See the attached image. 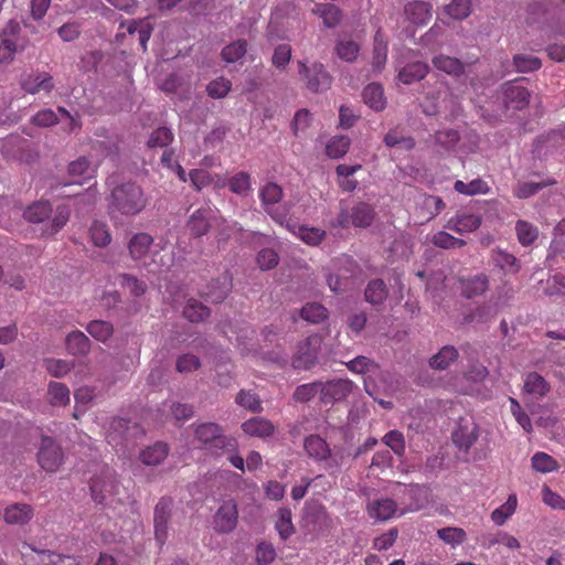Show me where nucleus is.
I'll return each mask as SVG.
<instances>
[{
	"instance_id": "nucleus-1",
	"label": "nucleus",
	"mask_w": 565,
	"mask_h": 565,
	"mask_svg": "<svg viewBox=\"0 0 565 565\" xmlns=\"http://www.w3.org/2000/svg\"><path fill=\"white\" fill-rule=\"evenodd\" d=\"M148 205L143 189L136 182L116 185L108 196V215L115 225L139 215Z\"/></svg>"
},
{
	"instance_id": "nucleus-2",
	"label": "nucleus",
	"mask_w": 565,
	"mask_h": 565,
	"mask_svg": "<svg viewBox=\"0 0 565 565\" xmlns=\"http://www.w3.org/2000/svg\"><path fill=\"white\" fill-rule=\"evenodd\" d=\"M23 216L30 223L47 221L41 230V236L51 237L67 224L71 216V207L67 204H58L53 211L49 201H38L24 210Z\"/></svg>"
},
{
	"instance_id": "nucleus-3",
	"label": "nucleus",
	"mask_w": 565,
	"mask_h": 565,
	"mask_svg": "<svg viewBox=\"0 0 565 565\" xmlns=\"http://www.w3.org/2000/svg\"><path fill=\"white\" fill-rule=\"evenodd\" d=\"M153 242L154 239L150 234L146 232H139L129 238L127 248L129 256L134 262L140 266H143L149 271L156 273L161 270L162 266L167 265L162 263V258L160 262L156 259L157 253H151Z\"/></svg>"
},
{
	"instance_id": "nucleus-4",
	"label": "nucleus",
	"mask_w": 565,
	"mask_h": 565,
	"mask_svg": "<svg viewBox=\"0 0 565 565\" xmlns=\"http://www.w3.org/2000/svg\"><path fill=\"white\" fill-rule=\"evenodd\" d=\"M195 438L204 448L211 450L214 456H221L218 450L234 451L237 446V440L225 436L222 427L216 423L198 425L195 428Z\"/></svg>"
},
{
	"instance_id": "nucleus-5",
	"label": "nucleus",
	"mask_w": 565,
	"mask_h": 565,
	"mask_svg": "<svg viewBox=\"0 0 565 565\" xmlns=\"http://www.w3.org/2000/svg\"><path fill=\"white\" fill-rule=\"evenodd\" d=\"M28 43L20 23L10 20L0 31V64L11 63L17 53L25 50Z\"/></svg>"
},
{
	"instance_id": "nucleus-6",
	"label": "nucleus",
	"mask_w": 565,
	"mask_h": 565,
	"mask_svg": "<svg viewBox=\"0 0 565 565\" xmlns=\"http://www.w3.org/2000/svg\"><path fill=\"white\" fill-rule=\"evenodd\" d=\"M374 218L375 211L373 206L365 202H359L351 209V212L341 209L331 225L340 228H349L351 225L355 227H369Z\"/></svg>"
},
{
	"instance_id": "nucleus-7",
	"label": "nucleus",
	"mask_w": 565,
	"mask_h": 565,
	"mask_svg": "<svg viewBox=\"0 0 565 565\" xmlns=\"http://www.w3.org/2000/svg\"><path fill=\"white\" fill-rule=\"evenodd\" d=\"M298 72L302 76L306 88L312 93H324L332 85V76L326 66L320 62H313L307 65L303 61H298Z\"/></svg>"
},
{
	"instance_id": "nucleus-8",
	"label": "nucleus",
	"mask_w": 565,
	"mask_h": 565,
	"mask_svg": "<svg viewBox=\"0 0 565 565\" xmlns=\"http://www.w3.org/2000/svg\"><path fill=\"white\" fill-rule=\"evenodd\" d=\"M307 456L317 462H323L327 470L335 471L341 466L337 456H333L329 444L319 435L311 434L303 440Z\"/></svg>"
},
{
	"instance_id": "nucleus-9",
	"label": "nucleus",
	"mask_w": 565,
	"mask_h": 565,
	"mask_svg": "<svg viewBox=\"0 0 565 565\" xmlns=\"http://www.w3.org/2000/svg\"><path fill=\"white\" fill-rule=\"evenodd\" d=\"M40 467L46 472H56L64 461L60 444L51 436H42L36 454Z\"/></svg>"
},
{
	"instance_id": "nucleus-10",
	"label": "nucleus",
	"mask_w": 565,
	"mask_h": 565,
	"mask_svg": "<svg viewBox=\"0 0 565 565\" xmlns=\"http://www.w3.org/2000/svg\"><path fill=\"white\" fill-rule=\"evenodd\" d=\"M321 345V338L318 334L309 335L298 345V350L292 358V367L296 370H309L318 360V351Z\"/></svg>"
},
{
	"instance_id": "nucleus-11",
	"label": "nucleus",
	"mask_w": 565,
	"mask_h": 565,
	"mask_svg": "<svg viewBox=\"0 0 565 565\" xmlns=\"http://www.w3.org/2000/svg\"><path fill=\"white\" fill-rule=\"evenodd\" d=\"M90 493L93 500L98 503H105L109 498L119 492V483L116 478L109 473L94 477L90 481Z\"/></svg>"
},
{
	"instance_id": "nucleus-12",
	"label": "nucleus",
	"mask_w": 565,
	"mask_h": 565,
	"mask_svg": "<svg viewBox=\"0 0 565 565\" xmlns=\"http://www.w3.org/2000/svg\"><path fill=\"white\" fill-rule=\"evenodd\" d=\"M172 507L173 500L169 497H162L154 507V536L160 545H163L168 539V524Z\"/></svg>"
},
{
	"instance_id": "nucleus-13",
	"label": "nucleus",
	"mask_w": 565,
	"mask_h": 565,
	"mask_svg": "<svg viewBox=\"0 0 565 565\" xmlns=\"http://www.w3.org/2000/svg\"><path fill=\"white\" fill-rule=\"evenodd\" d=\"M525 78L507 82L502 86V94L505 106L513 109H523L529 105L530 92L526 87L521 85Z\"/></svg>"
},
{
	"instance_id": "nucleus-14",
	"label": "nucleus",
	"mask_w": 565,
	"mask_h": 565,
	"mask_svg": "<svg viewBox=\"0 0 565 565\" xmlns=\"http://www.w3.org/2000/svg\"><path fill=\"white\" fill-rule=\"evenodd\" d=\"M258 196L264 211L269 214L274 221L282 223L284 216L274 212V205L279 203L284 198L282 188L276 182L268 181L259 189Z\"/></svg>"
},
{
	"instance_id": "nucleus-15",
	"label": "nucleus",
	"mask_w": 565,
	"mask_h": 565,
	"mask_svg": "<svg viewBox=\"0 0 565 565\" xmlns=\"http://www.w3.org/2000/svg\"><path fill=\"white\" fill-rule=\"evenodd\" d=\"M238 510L234 500L224 501L217 509L213 524L217 533H230L237 525Z\"/></svg>"
},
{
	"instance_id": "nucleus-16",
	"label": "nucleus",
	"mask_w": 565,
	"mask_h": 565,
	"mask_svg": "<svg viewBox=\"0 0 565 565\" xmlns=\"http://www.w3.org/2000/svg\"><path fill=\"white\" fill-rule=\"evenodd\" d=\"M353 383L349 380H333L321 382L320 402L328 405L340 402L352 392Z\"/></svg>"
},
{
	"instance_id": "nucleus-17",
	"label": "nucleus",
	"mask_w": 565,
	"mask_h": 565,
	"mask_svg": "<svg viewBox=\"0 0 565 565\" xmlns=\"http://www.w3.org/2000/svg\"><path fill=\"white\" fill-rule=\"evenodd\" d=\"M305 526L317 535L323 534L332 527V520L322 505L308 508L303 515Z\"/></svg>"
},
{
	"instance_id": "nucleus-18",
	"label": "nucleus",
	"mask_w": 565,
	"mask_h": 565,
	"mask_svg": "<svg viewBox=\"0 0 565 565\" xmlns=\"http://www.w3.org/2000/svg\"><path fill=\"white\" fill-rule=\"evenodd\" d=\"M213 216V211L211 207H200L194 211L188 222L186 230L189 231L192 237H202L207 234L211 228V218Z\"/></svg>"
},
{
	"instance_id": "nucleus-19",
	"label": "nucleus",
	"mask_w": 565,
	"mask_h": 565,
	"mask_svg": "<svg viewBox=\"0 0 565 565\" xmlns=\"http://www.w3.org/2000/svg\"><path fill=\"white\" fill-rule=\"evenodd\" d=\"M481 222L482 218L480 215L472 213H457L447 221L445 227L463 235L477 231L480 227Z\"/></svg>"
},
{
	"instance_id": "nucleus-20",
	"label": "nucleus",
	"mask_w": 565,
	"mask_h": 565,
	"mask_svg": "<svg viewBox=\"0 0 565 565\" xmlns=\"http://www.w3.org/2000/svg\"><path fill=\"white\" fill-rule=\"evenodd\" d=\"M22 89L28 94L40 92L50 93L54 88L53 77L46 72H38L29 75L21 83Z\"/></svg>"
},
{
	"instance_id": "nucleus-21",
	"label": "nucleus",
	"mask_w": 565,
	"mask_h": 565,
	"mask_svg": "<svg viewBox=\"0 0 565 565\" xmlns=\"http://www.w3.org/2000/svg\"><path fill=\"white\" fill-rule=\"evenodd\" d=\"M34 516V509L26 503H13L6 508L3 519L8 524L24 525Z\"/></svg>"
},
{
	"instance_id": "nucleus-22",
	"label": "nucleus",
	"mask_w": 565,
	"mask_h": 565,
	"mask_svg": "<svg viewBox=\"0 0 565 565\" xmlns=\"http://www.w3.org/2000/svg\"><path fill=\"white\" fill-rule=\"evenodd\" d=\"M489 288V278L486 274L460 279L461 295L468 299L483 295Z\"/></svg>"
},
{
	"instance_id": "nucleus-23",
	"label": "nucleus",
	"mask_w": 565,
	"mask_h": 565,
	"mask_svg": "<svg viewBox=\"0 0 565 565\" xmlns=\"http://www.w3.org/2000/svg\"><path fill=\"white\" fill-rule=\"evenodd\" d=\"M366 510L370 518L379 521H387L397 512V504L390 498H382L369 502Z\"/></svg>"
},
{
	"instance_id": "nucleus-24",
	"label": "nucleus",
	"mask_w": 565,
	"mask_h": 565,
	"mask_svg": "<svg viewBox=\"0 0 565 565\" xmlns=\"http://www.w3.org/2000/svg\"><path fill=\"white\" fill-rule=\"evenodd\" d=\"M405 15L417 25H425L431 19V6L425 1H413L405 6Z\"/></svg>"
},
{
	"instance_id": "nucleus-25",
	"label": "nucleus",
	"mask_w": 565,
	"mask_h": 565,
	"mask_svg": "<svg viewBox=\"0 0 565 565\" xmlns=\"http://www.w3.org/2000/svg\"><path fill=\"white\" fill-rule=\"evenodd\" d=\"M479 438V429L476 425H460L452 433V441L454 444L465 452H468L469 449L473 446V444Z\"/></svg>"
},
{
	"instance_id": "nucleus-26",
	"label": "nucleus",
	"mask_w": 565,
	"mask_h": 565,
	"mask_svg": "<svg viewBox=\"0 0 565 565\" xmlns=\"http://www.w3.org/2000/svg\"><path fill=\"white\" fill-rule=\"evenodd\" d=\"M245 434L254 437L266 438L275 433L273 423L264 417H253L242 424Z\"/></svg>"
},
{
	"instance_id": "nucleus-27",
	"label": "nucleus",
	"mask_w": 565,
	"mask_h": 565,
	"mask_svg": "<svg viewBox=\"0 0 565 565\" xmlns=\"http://www.w3.org/2000/svg\"><path fill=\"white\" fill-rule=\"evenodd\" d=\"M169 454V447L166 443L157 441L146 447L139 455L140 461L146 466L160 465Z\"/></svg>"
},
{
	"instance_id": "nucleus-28",
	"label": "nucleus",
	"mask_w": 565,
	"mask_h": 565,
	"mask_svg": "<svg viewBox=\"0 0 565 565\" xmlns=\"http://www.w3.org/2000/svg\"><path fill=\"white\" fill-rule=\"evenodd\" d=\"M68 173L73 183L82 184L84 181L89 180L95 174V169L92 167L89 160L81 157L68 166Z\"/></svg>"
},
{
	"instance_id": "nucleus-29",
	"label": "nucleus",
	"mask_w": 565,
	"mask_h": 565,
	"mask_svg": "<svg viewBox=\"0 0 565 565\" xmlns=\"http://www.w3.org/2000/svg\"><path fill=\"white\" fill-rule=\"evenodd\" d=\"M312 12L322 19L324 26H337L342 19V11L333 3L316 4Z\"/></svg>"
},
{
	"instance_id": "nucleus-30",
	"label": "nucleus",
	"mask_w": 565,
	"mask_h": 565,
	"mask_svg": "<svg viewBox=\"0 0 565 565\" xmlns=\"http://www.w3.org/2000/svg\"><path fill=\"white\" fill-rule=\"evenodd\" d=\"M275 530L278 532V535L282 541L289 540L295 534L296 529L292 523V513L289 508L278 509Z\"/></svg>"
},
{
	"instance_id": "nucleus-31",
	"label": "nucleus",
	"mask_w": 565,
	"mask_h": 565,
	"mask_svg": "<svg viewBox=\"0 0 565 565\" xmlns=\"http://www.w3.org/2000/svg\"><path fill=\"white\" fill-rule=\"evenodd\" d=\"M429 71V66L424 62H414L411 64H407L398 72V79L409 85L414 82H418L423 79Z\"/></svg>"
},
{
	"instance_id": "nucleus-32",
	"label": "nucleus",
	"mask_w": 565,
	"mask_h": 565,
	"mask_svg": "<svg viewBox=\"0 0 565 565\" xmlns=\"http://www.w3.org/2000/svg\"><path fill=\"white\" fill-rule=\"evenodd\" d=\"M67 351L73 355H86L90 350V340L79 330L72 331L65 340Z\"/></svg>"
},
{
	"instance_id": "nucleus-33",
	"label": "nucleus",
	"mask_w": 565,
	"mask_h": 565,
	"mask_svg": "<svg viewBox=\"0 0 565 565\" xmlns=\"http://www.w3.org/2000/svg\"><path fill=\"white\" fill-rule=\"evenodd\" d=\"M210 313V308L194 298H190L183 308V317L192 323L204 321Z\"/></svg>"
},
{
	"instance_id": "nucleus-34",
	"label": "nucleus",
	"mask_w": 565,
	"mask_h": 565,
	"mask_svg": "<svg viewBox=\"0 0 565 565\" xmlns=\"http://www.w3.org/2000/svg\"><path fill=\"white\" fill-rule=\"evenodd\" d=\"M364 103L375 111H382L385 108L386 100L384 98V92L380 84H369L362 93Z\"/></svg>"
},
{
	"instance_id": "nucleus-35",
	"label": "nucleus",
	"mask_w": 565,
	"mask_h": 565,
	"mask_svg": "<svg viewBox=\"0 0 565 565\" xmlns=\"http://www.w3.org/2000/svg\"><path fill=\"white\" fill-rule=\"evenodd\" d=\"M433 65L448 75L460 76L465 72V65L460 60L444 54L435 56Z\"/></svg>"
},
{
	"instance_id": "nucleus-36",
	"label": "nucleus",
	"mask_w": 565,
	"mask_h": 565,
	"mask_svg": "<svg viewBox=\"0 0 565 565\" xmlns=\"http://www.w3.org/2000/svg\"><path fill=\"white\" fill-rule=\"evenodd\" d=\"M438 539L451 548H457L467 540V533L458 526H446L438 529L436 532Z\"/></svg>"
},
{
	"instance_id": "nucleus-37",
	"label": "nucleus",
	"mask_w": 565,
	"mask_h": 565,
	"mask_svg": "<svg viewBox=\"0 0 565 565\" xmlns=\"http://www.w3.org/2000/svg\"><path fill=\"white\" fill-rule=\"evenodd\" d=\"M551 387L546 380L537 372H531L524 381V391L536 397H543L550 392Z\"/></svg>"
},
{
	"instance_id": "nucleus-38",
	"label": "nucleus",
	"mask_w": 565,
	"mask_h": 565,
	"mask_svg": "<svg viewBox=\"0 0 565 565\" xmlns=\"http://www.w3.org/2000/svg\"><path fill=\"white\" fill-rule=\"evenodd\" d=\"M300 317L307 322L318 324L328 319L329 310L319 302H308L301 308Z\"/></svg>"
},
{
	"instance_id": "nucleus-39",
	"label": "nucleus",
	"mask_w": 565,
	"mask_h": 565,
	"mask_svg": "<svg viewBox=\"0 0 565 565\" xmlns=\"http://www.w3.org/2000/svg\"><path fill=\"white\" fill-rule=\"evenodd\" d=\"M518 507V498L515 494H510L507 501L492 511L491 521L495 525H503L515 512Z\"/></svg>"
},
{
	"instance_id": "nucleus-40",
	"label": "nucleus",
	"mask_w": 565,
	"mask_h": 565,
	"mask_svg": "<svg viewBox=\"0 0 565 565\" xmlns=\"http://www.w3.org/2000/svg\"><path fill=\"white\" fill-rule=\"evenodd\" d=\"M388 290L382 279L371 280L364 291L365 300L372 305H381L387 298Z\"/></svg>"
},
{
	"instance_id": "nucleus-41",
	"label": "nucleus",
	"mask_w": 565,
	"mask_h": 565,
	"mask_svg": "<svg viewBox=\"0 0 565 565\" xmlns=\"http://www.w3.org/2000/svg\"><path fill=\"white\" fill-rule=\"evenodd\" d=\"M387 60V42L382 35L381 30H377L374 35L373 60L372 65L375 71H381Z\"/></svg>"
},
{
	"instance_id": "nucleus-42",
	"label": "nucleus",
	"mask_w": 565,
	"mask_h": 565,
	"mask_svg": "<svg viewBox=\"0 0 565 565\" xmlns=\"http://www.w3.org/2000/svg\"><path fill=\"white\" fill-rule=\"evenodd\" d=\"M86 331L97 341L107 342L114 334V327L105 320H93L86 326Z\"/></svg>"
},
{
	"instance_id": "nucleus-43",
	"label": "nucleus",
	"mask_w": 565,
	"mask_h": 565,
	"mask_svg": "<svg viewBox=\"0 0 565 565\" xmlns=\"http://www.w3.org/2000/svg\"><path fill=\"white\" fill-rule=\"evenodd\" d=\"M89 237L97 247H106L111 242V234L108 225L100 221H94L89 227Z\"/></svg>"
},
{
	"instance_id": "nucleus-44",
	"label": "nucleus",
	"mask_w": 565,
	"mask_h": 565,
	"mask_svg": "<svg viewBox=\"0 0 565 565\" xmlns=\"http://www.w3.org/2000/svg\"><path fill=\"white\" fill-rule=\"evenodd\" d=\"M47 395L52 406H65L70 403V390L64 383L50 382Z\"/></svg>"
},
{
	"instance_id": "nucleus-45",
	"label": "nucleus",
	"mask_w": 565,
	"mask_h": 565,
	"mask_svg": "<svg viewBox=\"0 0 565 565\" xmlns=\"http://www.w3.org/2000/svg\"><path fill=\"white\" fill-rule=\"evenodd\" d=\"M458 358V351L452 345L443 347L437 354H435L429 364L431 367L437 370H446L451 362L456 361Z\"/></svg>"
},
{
	"instance_id": "nucleus-46",
	"label": "nucleus",
	"mask_w": 565,
	"mask_h": 565,
	"mask_svg": "<svg viewBox=\"0 0 565 565\" xmlns=\"http://www.w3.org/2000/svg\"><path fill=\"white\" fill-rule=\"evenodd\" d=\"M227 188L232 193L246 195L252 190L250 174L245 171L235 173L233 177L228 178Z\"/></svg>"
},
{
	"instance_id": "nucleus-47",
	"label": "nucleus",
	"mask_w": 565,
	"mask_h": 565,
	"mask_svg": "<svg viewBox=\"0 0 565 565\" xmlns=\"http://www.w3.org/2000/svg\"><path fill=\"white\" fill-rule=\"evenodd\" d=\"M456 192L465 195L487 194L490 191L489 185L481 179H475L469 183L457 180L454 184Z\"/></svg>"
},
{
	"instance_id": "nucleus-48",
	"label": "nucleus",
	"mask_w": 565,
	"mask_h": 565,
	"mask_svg": "<svg viewBox=\"0 0 565 565\" xmlns=\"http://www.w3.org/2000/svg\"><path fill=\"white\" fill-rule=\"evenodd\" d=\"M334 51L340 60L352 63L359 55L360 45L353 40H339Z\"/></svg>"
},
{
	"instance_id": "nucleus-49",
	"label": "nucleus",
	"mask_w": 565,
	"mask_h": 565,
	"mask_svg": "<svg viewBox=\"0 0 565 565\" xmlns=\"http://www.w3.org/2000/svg\"><path fill=\"white\" fill-rule=\"evenodd\" d=\"M351 140L347 136H334L326 146V153L332 159L342 158L350 148Z\"/></svg>"
},
{
	"instance_id": "nucleus-50",
	"label": "nucleus",
	"mask_w": 565,
	"mask_h": 565,
	"mask_svg": "<svg viewBox=\"0 0 565 565\" xmlns=\"http://www.w3.org/2000/svg\"><path fill=\"white\" fill-rule=\"evenodd\" d=\"M515 232L520 244L523 246H530L539 236L537 227L523 220L516 222Z\"/></svg>"
},
{
	"instance_id": "nucleus-51",
	"label": "nucleus",
	"mask_w": 565,
	"mask_h": 565,
	"mask_svg": "<svg viewBox=\"0 0 565 565\" xmlns=\"http://www.w3.org/2000/svg\"><path fill=\"white\" fill-rule=\"evenodd\" d=\"M531 463L534 470L548 473L558 470L557 461L546 452L539 451L531 458Z\"/></svg>"
},
{
	"instance_id": "nucleus-52",
	"label": "nucleus",
	"mask_w": 565,
	"mask_h": 565,
	"mask_svg": "<svg viewBox=\"0 0 565 565\" xmlns=\"http://www.w3.org/2000/svg\"><path fill=\"white\" fill-rule=\"evenodd\" d=\"M444 11L454 20H463L471 13V0H452Z\"/></svg>"
},
{
	"instance_id": "nucleus-53",
	"label": "nucleus",
	"mask_w": 565,
	"mask_h": 565,
	"mask_svg": "<svg viewBox=\"0 0 565 565\" xmlns=\"http://www.w3.org/2000/svg\"><path fill=\"white\" fill-rule=\"evenodd\" d=\"M247 52V42L246 40H237L228 45H226L222 50V57L227 63H235L239 61Z\"/></svg>"
},
{
	"instance_id": "nucleus-54",
	"label": "nucleus",
	"mask_w": 565,
	"mask_h": 565,
	"mask_svg": "<svg viewBox=\"0 0 565 565\" xmlns=\"http://www.w3.org/2000/svg\"><path fill=\"white\" fill-rule=\"evenodd\" d=\"M430 242L436 247L444 248V249L460 248L467 244L466 241H463L461 238H457L445 231H439V232L435 233L431 236Z\"/></svg>"
},
{
	"instance_id": "nucleus-55",
	"label": "nucleus",
	"mask_w": 565,
	"mask_h": 565,
	"mask_svg": "<svg viewBox=\"0 0 565 565\" xmlns=\"http://www.w3.org/2000/svg\"><path fill=\"white\" fill-rule=\"evenodd\" d=\"M118 278L119 285L127 289L132 297H140L147 290L146 282L130 274H121Z\"/></svg>"
},
{
	"instance_id": "nucleus-56",
	"label": "nucleus",
	"mask_w": 565,
	"mask_h": 565,
	"mask_svg": "<svg viewBox=\"0 0 565 565\" xmlns=\"http://www.w3.org/2000/svg\"><path fill=\"white\" fill-rule=\"evenodd\" d=\"M513 63L519 73L534 72L542 66V61L531 54H516L513 57Z\"/></svg>"
},
{
	"instance_id": "nucleus-57",
	"label": "nucleus",
	"mask_w": 565,
	"mask_h": 565,
	"mask_svg": "<svg viewBox=\"0 0 565 565\" xmlns=\"http://www.w3.org/2000/svg\"><path fill=\"white\" fill-rule=\"evenodd\" d=\"M321 382H311L299 385L294 392V399L299 403H308L318 394L320 395Z\"/></svg>"
},
{
	"instance_id": "nucleus-58",
	"label": "nucleus",
	"mask_w": 565,
	"mask_h": 565,
	"mask_svg": "<svg viewBox=\"0 0 565 565\" xmlns=\"http://www.w3.org/2000/svg\"><path fill=\"white\" fill-rule=\"evenodd\" d=\"M297 236L310 246H318L326 237V231L302 225L299 226Z\"/></svg>"
},
{
	"instance_id": "nucleus-59",
	"label": "nucleus",
	"mask_w": 565,
	"mask_h": 565,
	"mask_svg": "<svg viewBox=\"0 0 565 565\" xmlns=\"http://www.w3.org/2000/svg\"><path fill=\"white\" fill-rule=\"evenodd\" d=\"M493 260L501 269L509 270L511 273H518L521 267L520 262L514 255L502 249L494 252Z\"/></svg>"
},
{
	"instance_id": "nucleus-60",
	"label": "nucleus",
	"mask_w": 565,
	"mask_h": 565,
	"mask_svg": "<svg viewBox=\"0 0 565 565\" xmlns=\"http://www.w3.org/2000/svg\"><path fill=\"white\" fill-rule=\"evenodd\" d=\"M390 258H392V262H395L396 259H408L411 250L406 235L402 234L393 241L390 247Z\"/></svg>"
},
{
	"instance_id": "nucleus-61",
	"label": "nucleus",
	"mask_w": 565,
	"mask_h": 565,
	"mask_svg": "<svg viewBox=\"0 0 565 565\" xmlns=\"http://www.w3.org/2000/svg\"><path fill=\"white\" fill-rule=\"evenodd\" d=\"M173 140V134L172 131L167 127H159L156 130H153L148 139V147L154 148V147H167L169 146Z\"/></svg>"
},
{
	"instance_id": "nucleus-62",
	"label": "nucleus",
	"mask_w": 565,
	"mask_h": 565,
	"mask_svg": "<svg viewBox=\"0 0 565 565\" xmlns=\"http://www.w3.org/2000/svg\"><path fill=\"white\" fill-rule=\"evenodd\" d=\"M232 88V83L225 77H218L210 82L206 86L207 95L212 98L225 97Z\"/></svg>"
},
{
	"instance_id": "nucleus-63",
	"label": "nucleus",
	"mask_w": 565,
	"mask_h": 565,
	"mask_svg": "<svg viewBox=\"0 0 565 565\" xmlns=\"http://www.w3.org/2000/svg\"><path fill=\"white\" fill-rule=\"evenodd\" d=\"M256 263L262 270H269L278 265L279 255L273 248H263L257 254Z\"/></svg>"
},
{
	"instance_id": "nucleus-64",
	"label": "nucleus",
	"mask_w": 565,
	"mask_h": 565,
	"mask_svg": "<svg viewBox=\"0 0 565 565\" xmlns=\"http://www.w3.org/2000/svg\"><path fill=\"white\" fill-rule=\"evenodd\" d=\"M189 180L194 190L200 192L211 185L212 172L204 169H193L189 172Z\"/></svg>"
}]
</instances>
